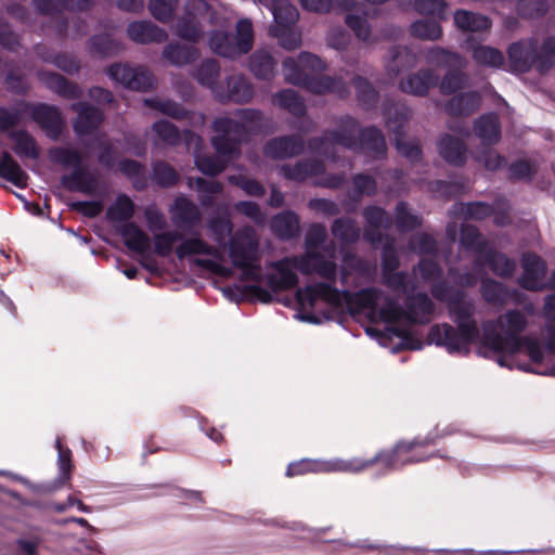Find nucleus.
I'll return each mask as SVG.
<instances>
[{
	"label": "nucleus",
	"instance_id": "1",
	"mask_svg": "<svg viewBox=\"0 0 555 555\" xmlns=\"http://www.w3.org/2000/svg\"><path fill=\"white\" fill-rule=\"evenodd\" d=\"M430 295L446 305L448 317L456 325L446 322L433 325L428 333L431 344L460 356H467L472 345H476L478 354L495 358L500 366L542 375L547 373L539 367L546 351L544 344L534 335H522L529 325L528 315L522 310L508 309L479 326L476 300L464 289L439 281L430 286Z\"/></svg>",
	"mask_w": 555,
	"mask_h": 555
},
{
	"label": "nucleus",
	"instance_id": "2",
	"mask_svg": "<svg viewBox=\"0 0 555 555\" xmlns=\"http://www.w3.org/2000/svg\"><path fill=\"white\" fill-rule=\"evenodd\" d=\"M414 292L415 289L402 294L405 296L402 306L397 297L383 289L366 287L352 293L350 306L354 304L361 309H369L387 324L383 332L366 328V333L376 337L382 346L388 347L390 341L397 339L398 343L391 347L393 352L401 349H420L421 344L414 345L410 336L411 327L415 324L429 323L436 313V305L426 293Z\"/></svg>",
	"mask_w": 555,
	"mask_h": 555
},
{
	"label": "nucleus",
	"instance_id": "3",
	"mask_svg": "<svg viewBox=\"0 0 555 555\" xmlns=\"http://www.w3.org/2000/svg\"><path fill=\"white\" fill-rule=\"evenodd\" d=\"M269 268L273 272L268 275V285L273 291L291 289L297 286L299 282L297 271L304 275L318 274L324 280V282L311 283L297 289L296 298L302 309L315 308L319 304H326L334 308L350 306L352 292L336 287L337 263L320 251L287 256L270 262Z\"/></svg>",
	"mask_w": 555,
	"mask_h": 555
},
{
	"label": "nucleus",
	"instance_id": "4",
	"mask_svg": "<svg viewBox=\"0 0 555 555\" xmlns=\"http://www.w3.org/2000/svg\"><path fill=\"white\" fill-rule=\"evenodd\" d=\"M235 115L240 120L219 117L212 124L216 134L211 138V144L218 155L202 154L204 140L192 131H185L184 140L188 147L194 146L195 166L205 176L215 177L222 172L227 168L225 157H237L241 144L247 140L249 131H256L261 127L263 114L259 109L242 108L237 109Z\"/></svg>",
	"mask_w": 555,
	"mask_h": 555
},
{
	"label": "nucleus",
	"instance_id": "5",
	"mask_svg": "<svg viewBox=\"0 0 555 555\" xmlns=\"http://www.w3.org/2000/svg\"><path fill=\"white\" fill-rule=\"evenodd\" d=\"M435 443V437L429 434L425 438H415L410 442H398L389 452H379L369 461L361 459H332L310 460L302 459L291 463L286 470L287 477L304 475L308 473H360L367 467L377 464L385 472L398 469L406 464L418 463L428 460L431 455H416L417 449Z\"/></svg>",
	"mask_w": 555,
	"mask_h": 555
},
{
	"label": "nucleus",
	"instance_id": "6",
	"mask_svg": "<svg viewBox=\"0 0 555 555\" xmlns=\"http://www.w3.org/2000/svg\"><path fill=\"white\" fill-rule=\"evenodd\" d=\"M336 145L362 152L374 159L383 158L387 151L385 137L379 129L366 127L360 131L358 121L350 116L341 118L338 130L325 131L323 135L312 138L308 142L312 153L333 160Z\"/></svg>",
	"mask_w": 555,
	"mask_h": 555
},
{
	"label": "nucleus",
	"instance_id": "7",
	"mask_svg": "<svg viewBox=\"0 0 555 555\" xmlns=\"http://www.w3.org/2000/svg\"><path fill=\"white\" fill-rule=\"evenodd\" d=\"M325 68V63L310 52H300L297 59L286 57L282 63L286 82L319 95L332 93L339 99L348 98L350 88L341 77L317 76Z\"/></svg>",
	"mask_w": 555,
	"mask_h": 555
},
{
	"label": "nucleus",
	"instance_id": "8",
	"mask_svg": "<svg viewBox=\"0 0 555 555\" xmlns=\"http://www.w3.org/2000/svg\"><path fill=\"white\" fill-rule=\"evenodd\" d=\"M153 241L154 251L159 257H169L173 251L175 244L180 241V244L175 249L179 259H184L189 256H207V258L196 259L195 263L222 278H229L233 274L232 269L224 264L223 255L199 234L183 238L176 230H164L153 234Z\"/></svg>",
	"mask_w": 555,
	"mask_h": 555
},
{
	"label": "nucleus",
	"instance_id": "9",
	"mask_svg": "<svg viewBox=\"0 0 555 555\" xmlns=\"http://www.w3.org/2000/svg\"><path fill=\"white\" fill-rule=\"evenodd\" d=\"M232 266L241 271L242 280L259 284L262 282L259 237L250 225H244L228 238L221 248Z\"/></svg>",
	"mask_w": 555,
	"mask_h": 555
},
{
	"label": "nucleus",
	"instance_id": "10",
	"mask_svg": "<svg viewBox=\"0 0 555 555\" xmlns=\"http://www.w3.org/2000/svg\"><path fill=\"white\" fill-rule=\"evenodd\" d=\"M302 9L309 12L327 13L333 4H338L346 12L345 22L354 33L356 37L367 43H374L377 38L371 34L370 21L380 13L384 2H300Z\"/></svg>",
	"mask_w": 555,
	"mask_h": 555
},
{
	"label": "nucleus",
	"instance_id": "11",
	"mask_svg": "<svg viewBox=\"0 0 555 555\" xmlns=\"http://www.w3.org/2000/svg\"><path fill=\"white\" fill-rule=\"evenodd\" d=\"M151 14L162 23H169L177 17L175 25L176 34L188 41L197 42L203 36V28L194 10L203 7L209 10V2H185L183 5V15H178L181 2H149Z\"/></svg>",
	"mask_w": 555,
	"mask_h": 555
},
{
	"label": "nucleus",
	"instance_id": "12",
	"mask_svg": "<svg viewBox=\"0 0 555 555\" xmlns=\"http://www.w3.org/2000/svg\"><path fill=\"white\" fill-rule=\"evenodd\" d=\"M386 128L393 135L397 151L412 165L423 163V153L415 141H405V129L411 117V109L401 102L387 98L382 105Z\"/></svg>",
	"mask_w": 555,
	"mask_h": 555
},
{
	"label": "nucleus",
	"instance_id": "13",
	"mask_svg": "<svg viewBox=\"0 0 555 555\" xmlns=\"http://www.w3.org/2000/svg\"><path fill=\"white\" fill-rule=\"evenodd\" d=\"M210 50L227 59H237L247 54L254 46V27L248 18H241L235 25V33L215 30L210 34Z\"/></svg>",
	"mask_w": 555,
	"mask_h": 555
},
{
	"label": "nucleus",
	"instance_id": "14",
	"mask_svg": "<svg viewBox=\"0 0 555 555\" xmlns=\"http://www.w3.org/2000/svg\"><path fill=\"white\" fill-rule=\"evenodd\" d=\"M399 264V256L391 238L385 243L382 253V283L397 294H408L416 289V283L408 272L397 270Z\"/></svg>",
	"mask_w": 555,
	"mask_h": 555
},
{
	"label": "nucleus",
	"instance_id": "15",
	"mask_svg": "<svg viewBox=\"0 0 555 555\" xmlns=\"http://www.w3.org/2000/svg\"><path fill=\"white\" fill-rule=\"evenodd\" d=\"M107 75L114 81L133 91L147 92L157 86L155 76L144 66L132 67L117 63L107 68Z\"/></svg>",
	"mask_w": 555,
	"mask_h": 555
},
{
	"label": "nucleus",
	"instance_id": "16",
	"mask_svg": "<svg viewBox=\"0 0 555 555\" xmlns=\"http://www.w3.org/2000/svg\"><path fill=\"white\" fill-rule=\"evenodd\" d=\"M362 216L365 221L364 241L373 246L382 244L385 238L383 231L390 230L392 225L389 214L383 207L369 205L363 208Z\"/></svg>",
	"mask_w": 555,
	"mask_h": 555
},
{
	"label": "nucleus",
	"instance_id": "17",
	"mask_svg": "<svg viewBox=\"0 0 555 555\" xmlns=\"http://www.w3.org/2000/svg\"><path fill=\"white\" fill-rule=\"evenodd\" d=\"M509 66L513 72L527 73L531 67L538 69L539 50L534 38L512 43L507 50Z\"/></svg>",
	"mask_w": 555,
	"mask_h": 555
},
{
	"label": "nucleus",
	"instance_id": "18",
	"mask_svg": "<svg viewBox=\"0 0 555 555\" xmlns=\"http://www.w3.org/2000/svg\"><path fill=\"white\" fill-rule=\"evenodd\" d=\"M522 274L518 279V284L527 291L544 289V278L546 275V263L538 255L526 253L521 257Z\"/></svg>",
	"mask_w": 555,
	"mask_h": 555
},
{
	"label": "nucleus",
	"instance_id": "19",
	"mask_svg": "<svg viewBox=\"0 0 555 555\" xmlns=\"http://www.w3.org/2000/svg\"><path fill=\"white\" fill-rule=\"evenodd\" d=\"M30 116L50 140L57 141L60 139L65 127V120L57 107L37 104L31 107Z\"/></svg>",
	"mask_w": 555,
	"mask_h": 555
},
{
	"label": "nucleus",
	"instance_id": "20",
	"mask_svg": "<svg viewBox=\"0 0 555 555\" xmlns=\"http://www.w3.org/2000/svg\"><path fill=\"white\" fill-rule=\"evenodd\" d=\"M70 109L77 113L73 129L78 137L93 133L104 119L102 111L87 102H75L70 105Z\"/></svg>",
	"mask_w": 555,
	"mask_h": 555
},
{
	"label": "nucleus",
	"instance_id": "21",
	"mask_svg": "<svg viewBox=\"0 0 555 555\" xmlns=\"http://www.w3.org/2000/svg\"><path fill=\"white\" fill-rule=\"evenodd\" d=\"M305 150V141L299 134L276 137L268 141L263 147L266 156L272 159H286L300 155Z\"/></svg>",
	"mask_w": 555,
	"mask_h": 555
},
{
	"label": "nucleus",
	"instance_id": "22",
	"mask_svg": "<svg viewBox=\"0 0 555 555\" xmlns=\"http://www.w3.org/2000/svg\"><path fill=\"white\" fill-rule=\"evenodd\" d=\"M459 242L464 250L477 256L473 266L475 270L479 271L482 268L481 257L490 247L489 242L482 236L477 227L467 223H463L460 228Z\"/></svg>",
	"mask_w": 555,
	"mask_h": 555
},
{
	"label": "nucleus",
	"instance_id": "23",
	"mask_svg": "<svg viewBox=\"0 0 555 555\" xmlns=\"http://www.w3.org/2000/svg\"><path fill=\"white\" fill-rule=\"evenodd\" d=\"M172 222L180 228H189L202 221V212L197 205L185 195H179L169 207Z\"/></svg>",
	"mask_w": 555,
	"mask_h": 555
},
{
	"label": "nucleus",
	"instance_id": "24",
	"mask_svg": "<svg viewBox=\"0 0 555 555\" xmlns=\"http://www.w3.org/2000/svg\"><path fill=\"white\" fill-rule=\"evenodd\" d=\"M254 94V88L249 80L241 75H233L227 79V88L220 87L216 90V98L220 102L232 101L235 103H246Z\"/></svg>",
	"mask_w": 555,
	"mask_h": 555
},
{
	"label": "nucleus",
	"instance_id": "25",
	"mask_svg": "<svg viewBox=\"0 0 555 555\" xmlns=\"http://www.w3.org/2000/svg\"><path fill=\"white\" fill-rule=\"evenodd\" d=\"M324 171L325 166L323 162L317 159H301L295 165L285 164L279 168L280 175L287 180L296 182L321 176Z\"/></svg>",
	"mask_w": 555,
	"mask_h": 555
},
{
	"label": "nucleus",
	"instance_id": "26",
	"mask_svg": "<svg viewBox=\"0 0 555 555\" xmlns=\"http://www.w3.org/2000/svg\"><path fill=\"white\" fill-rule=\"evenodd\" d=\"M127 34L137 43H160L167 40V33L149 21L133 22L128 25Z\"/></svg>",
	"mask_w": 555,
	"mask_h": 555
},
{
	"label": "nucleus",
	"instance_id": "27",
	"mask_svg": "<svg viewBox=\"0 0 555 555\" xmlns=\"http://www.w3.org/2000/svg\"><path fill=\"white\" fill-rule=\"evenodd\" d=\"M115 229L130 250L139 255H144L150 250L151 240L149 235L134 222L116 224Z\"/></svg>",
	"mask_w": 555,
	"mask_h": 555
},
{
	"label": "nucleus",
	"instance_id": "28",
	"mask_svg": "<svg viewBox=\"0 0 555 555\" xmlns=\"http://www.w3.org/2000/svg\"><path fill=\"white\" fill-rule=\"evenodd\" d=\"M480 294L487 304L503 307L516 296L517 291L493 279L485 278L481 280Z\"/></svg>",
	"mask_w": 555,
	"mask_h": 555
},
{
	"label": "nucleus",
	"instance_id": "29",
	"mask_svg": "<svg viewBox=\"0 0 555 555\" xmlns=\"http://www.w3.org/2000/svg\"><path fill=\"white\" fill-rule=\"evenodd\" d=\"M38 77L50 90L65 99L74 100L82 96V89L60 74L42 70L38 73Z\"/></svg>",
	"mask_w": 555,
	"mask_h": 555
},
{
	"label": "nucleus",
	"instance_id": "30",
	"mask_svg": "<svg viewBox=\"0 0 555 555\" xmlns=\"http://www.w3.org/2000/svg\"><path fill=\"white\" fill-rule=\"evenodd\" d=\"M440 156L449 164L461 167L467 159V147L463 140L443 134L438 142Z\"/></svg>",
	"mask_w": 555,
	"mask_h": 555
},
{
	"label": "nucleus",
	"instance_id": "31",
	"mask_svg": "<svg viewBox=\"0 0 555 555\" xmlns=\"http://www.w3.org/2000/svg\"><path fill=\"white\" fill-rule=\"evenodd\" d=\"M437 79L438 77L433 69H421L402 80L400 89L404 93L423 96L436 85Z\"/></svg>",
	"mask_w": 555,
	"mask_h": 555
},
{
	"label": "nucleus",
	"instance_id": "32",
	"mask_svg": "<svg viewBox=\"0 0 555 555\" xmlns=\"http://www.w3.org/2000/svg\"><path fill=\"white\" fill-rule=\"evenodd\" d=\"M474 132L483 146L496 144L501 139V124L498 115L485 114L474 122Z\"/></svg>",
	"mask_w": 555,
	"mask_h": 555
},
{
	"label": "nucleus",
	"instance_id": "33",
	"mask_svg": "<svg viewBox=\"0 0 555 555\" xmlns=\"http://www.w3.org/2000/svg\"><path fill=\"white\" fill-rule=\"evenodd\" d=\"M481 96L477 91H468L453 96L446 104V112L451 116H468L480 105Z\"/></svg>",
	"mask_w": 555,
	"mask_h": 555
},
{
	"label": "nucleus",
	"instance_id": "34",
	"mask_svg": "<svg viewBox=\"0 0 555 555\" xmlns=\"http://www.w3.org/2000/svg\"><path fill=\"white\" fill-rule=\"evenodd\" d=\"M482 267L487 264L494 274L501 278H509L516 270V261L503 253L489 247L481 257Z\"/></svg>",
	"mask_w": 555,
	"mask_h": 555
},
{
	"label": "nucleus",
	"instance_id": "35",
	"mask_svg": "<svg viewBox=\"0 0 555 555\" xmlns=\"http://www.w3.org/2000/svg\"><path fill=\"white\" fill-rule=\"evenodd\" d=\"M13 141V151L20 158L38 159L40 150L35 138L26 130H11L8 133Z\"/></svg>",
	"mask_w": 555,
	"mask_h": 555
},
{
	"label": "nucleus",
	"instance_id": "36",
	"mask_svg": "<svg viewBox=\"0 0 555 555\" xmlns=\"http://www.w3.org/2000/svg\"><path fill=\"white\" fill-rule=\"evenodd\" d=\"M272 232L281 240H291L299 233V218L294 211H283L271 220Z\"/></svg>",
	"mask_w": 555,
	"mask_h": 555
},
{
	"label": "nucleus",
	"instance_id": "37",
	"mask_svg": "<svg viewBox=\"0 0 555 555\" xmlns=\"http://www.w3.org/2000/svg\"><path fill=\"white\" fill-rule=\"evenodd\" d=\"M0 177L17 188H25L27 185L28 175L21 168L12 155L5 151L0 155Z\"/></svg>",
	"mask_w": 555,
	"mask_h": 555
},
{
	"label": "nucleus",
	"instance_id": "38",
	"mask_svg": "<svg viewBox=\"0 0 555 555\" xmlns=\"http://www.w3.org/2000/svg\"><path fill=\"white\" fill-rule=\"evenodd\" d=\"M425 60L428 64L437 67L464 68L466 65L465 60L459 53L440 47L427 50Z\"/></svg>",
	"mask_w": 555,
	"mask_h": 555
},
{
	"label": "nucleus",
	"instance_id": "39",
	"mask_svg": "<svg viewBox=\"0 0 555 555\" xmlns=\"http://www.w3.org/2000/svg\"><path fill=\"white\" fill-rule=\"evenodd\" d=\"M207 229L211 238L218 245L216 248L222 255L220 249L227 244L228 238L234 233L233 222L229 216H212L207 220Z\"/></svg>",
	"mask_w": 555,
	"mask_h": 555
},
{
	"label": "nucleus",
	"instance_id": "40",
	"mask_svg": "<svg viewBox=\"0 0 555 555\" xmlns=\"http://www.w3.org/2000/svg\"><path fill=\"white\" fill-rule=\"evenodd\" d=\"M271 12L275 25L273 27L294 26L298 21L299 13L293 2H262Z\"/></svg>",
	"mask_w": 555,
	"mask_h": 555
},
{
	"label": "nucleus",
	"instance_id": "41",
	"mask_svg": "<svg viewBox=\"0 0 555 555\" xmlns=\"http://www.w3.org/2000/svg\"><path fill=\"white\" fill-rule=\"evenodd\" d=\"M163 56L171 65L183 66L193 63L199 56V52L192 46L169 43L165 47Z\"/></svg>",
	"mask_w": 555,
	"mask_h": 555
},
{
	"label": "nucleus",
	"instance_id": "42",
	"mask_svg": "<svg viewBox=\"0 0 555 555\" xmlns=\"http://www.w3.org/2000/svg\"><path fill=\"white\" fill-rule=\"evenodd\" d=\"M454 23L464 31L482 33L491 27V21L481 14L459 10L454 13Z\"/></svg>",
	"mask_w": 555,
	"mask_h": 555
},
{
	"label": "nucleus",
	"instance_id": "43",
	"mask_svg": "<svg viewBox=\"0 0 555 555\" xmlns=\"http://www.w3.org/2000/svg\"><path fill=\"white\" fill-rule=\"evenodd\" d=\"M544 318V347L555 354V294L547 295L543 304Z\"/></svg>",
	"mask_w": 555,
	"mask_h": 555
},
{
	"label": "nucleus",
	"instance_id": "44",
	"mask_svg": "<svg viewBox=\"0 0 555 555\" xmlns=\"http://www.w3.org/2000/svg\"><path fill=\"white\" fill-rule=\"evenodd\" d=\"M145 106L156 109L157 112L167 115L173 119L182 120L190 116V112L185 109L180 103L170 99L163 98H146L143 100Z\"/></svg>",
	"mask_w": 555,
	"mask_h": 555
},
{
	"label": "nucleus",
	"instance_id": "45",
	"mask_svg": "<svg viewBox=\"0 0 555 555\" xmlns=\"http://www.w3.org/2000/svg\"><path fill=\"white\" fill-rule=\"evenodd\" d=\"M106 215L107 219L114 223L122 224L126 222H132L131 219L134 215V204L129 196L120 194L107 208Z\"/></svg>",
	"mask_w": 555,
	"mask_h": 555
},
{
	"label": "nucleus",
	"instance_id": "46",
	"mask_svg": "<svg viewBox=\"0 0 555 555\" xmlns=\"http://www.w3.org/2000/svg\"><path fill=\"white\" fill-rule=\"evenodd\" d=\"M334 237L343 244H354L359 241L361 229L357 221L351 218H338L331 228Z\"/></svg>",
	"mask_w": 555,
	"mask_h": 555
},
{
	"label": "nucleus",
	"instance_id": "47",
	"mask_svg": "<svg viewBox=\"0 0 555 555\" xmlns=\"http://www.w3.org/2000/svg\"><path fill=\"white\" fill-rule=\"evenodd\" d=\"M493 204L485 202L457 203L454 205V212L465 220L481 221L494 212Z\"/></svg>",
	"mask_w": 555,
	"mask_h": 555
},
{
	"label": "nucleus",
	"instance_id": "48",
	"mask_svg": "<svg viewBox=\"0 0 555 555\" xmlns=\"http://www.w3.org/2000/svg\"><path fill=\"white\" fill-rule=\"evenodd\" d=\"M416 64V55L406 47H396L391 51V60L387 64V73L391 77L398 76Z\"/></svg>",
	"mask_w": 555,
	"mask_h": 555
},
{
	"label": "nucleus",
	"instance_id": "49",
	"mask_svg": "<svg viewBox=\"0 0 555 555\" xmlns=\"http://www.w3.org/2000/svg\"><path fill=\"white\" fill-rule=\"evenodd\" d=\"M179 179V172L167 162L156 160L152 164L151 180L159 188H172Z\"/></svg>",
	"mask_w": 555,
	"mask_h": 555
},
{
	"label": "nucleus",
	"instance_id": "50",
	"mask_svg": "<svg viewBox=\"0 0 555 555\" xmlns=\"http://www.w3.org/2000/svg\"><path fill=\"white\" fill-rule=\"evenodd\" d=\"M274 101L295 117L306 115L305 100L293 89H284L275 93Z\"/></svg>",
	"mask_w": 555,
	"mask_h": 555
},
{
	"label": "nucleus",
	"instance_id": "51",
	"mask_svg": "<svg viewBox=\"0 0 555 555\" xmlns=\"http://www.w3.org/2000/svg\"><path fill=\"white\" fill-rule=\"evenodd\" d=\"M395 223L399 232H411L422 225V217L411 211L406 202H399L395 208Z\"/></svg>",
	"mask_w": 555,
	"mask_h": 555
},
{
	"label": "nucleus",
	"instance_id": "52",
	"mask_svg": "<svg viewBox=\"0 0 555 555\" xmlns=\"http://www.w3.org/2000/svg\"><path fill=\"white\" fill-rule=\"evenodd\" d=\"M220 73V65L214 59L205 60L195 70L196 80L207 88H209L216 95V90H219L221 86L217 83V79Z\"/></svg>",
	"mask_w": 555,
	"mask_h": 555
},
{
	"label": "nucleus",
	"instance_id": "53",
	"mask_svg": "<svg viewBox=\"0 0 555 555\" xmlns=\"http://www.w3.org/2000/svg\"><path fill=\"white\" fill-rule=\"evenodd\" d=\"M275 65L272 55L264 50H258L250 56V70L259 79H271Z\"/></svg>",
	"mask_w": 555,
	"mask_h": 555
},
{
	"label": "nucleus",
	"instance_id": "54",
	"mask_svg": "<svg viewBox=\"0 0 555 555\" xmlns=\"http://www.w3.org/2000/svg\"><path fill=\"white\" fill-rule=\"evenodd\" d=\"M51 163L65 168L81 167L82 155L75 149L54 146L48 151Z\"/></svg>",
	"mask_w": 555,
	"mask_h": 555
},
{
	"label": "nucleus",
	"instance_id": "55",
	"mask_svg": "<svg viewBox=\"0 0 555 555\" xmlns=\"http://www.w3.org/2000/svg\"><path fill=\"white\" fill-rule=\"evenodd\" d=\"M412 36L423 40H438L442 36V28L435 18H423L414 22L410 27Z\"/></svg>",
	"mask_w": 555,
	"mask_h": 555
},
{
	"label": "nucleus",
	"instance_id": "56",
	"mask_svg": "<svg viewBox=\"0 0 555 555\" xmlns=\"http://www.w3.org/2000/svg\"><path fill=\"white\" fill-rule=\"evenodd\" d=\"M119 170L131 179L133 188L142 191L147 186L145 167L132 159H124L119 163Z\"/></svg>",
	"mask_w": 555,
	"mask_h": 555
},
{
	"label": "nucleus",
	"instance_id": "57",
	"mask_svg": "<svg viewBox=\"0 0 555 555\" xmlns=\"http://www.w3.org/2000/svg\"><path fill=\"white\" fill-rule=\"evenodd\" d=\"M474 61L482 66L500 68L504 64L503 53L489 46H477L473 48Z\"/></svg>",
	"mask_w": 555,
	"mask_h": 555
},
{
	"label": "nucleus",
	"instance_id": "58",
	"mask_svg": "<svg viewBox=\"0 0 555 555\" xmlns=\"http://www.w3.org/2000/svg\"><path fill=\"white\" fill-rule=\"evenodd\" d=\"M358 101L366 108L374 107L377 103L378 93L372 83L362 76L352 79Z\"/></svg>",
	"mask_w": 555,
	"mask_h": 555
},
{
	"label": "nucleus",
	"instance_id": "59",
	"mask_svg": "<svg viewBox=\"0 0 555 555\" xmlns=\"http://www.w3.org/2000/svg\"><path fill=\"white\" fill-rule=\"evenodd\" d=\"M157 139L166 145L175 146L181 141V133L178 127L168 120L155 121L152 126Z\"/></svg>",
	"mask_w": 555,
	"mask_h": 555
},
{
	"label": "nucleus",
	"instance_id": "60",
	"mask_svg": "<svg viewBox=\"0 0 555 555\" xmlns=\"http://www.w3.org/2000/svg\"><path fill=\"white\" fill-rule=\"evenodd\" d=\"M91 49L99 55H115L121 50V44L109 34H101L92 37Z\"/></svg>",
	"mask_w": 555,
	"mask_h": 555
},
{
	"label": "nucleus",
	"instance_id": "61",
	"mask_svg": "<svg viewBox=\"0 0 555 555\" xmlns=\"http://www.w3.org/2000/svg\"><path fill=\"white\" fill-rule=\"evenodd\" d=\"M410 249L418 255L434 256L438 251V244L435 237L428 233L421 232L414 234L409 242Z\"/></svg>",
	"mask_w": 555,
	"mask_h": 555
},
{
	"label": "nucleus",
	"instance_id": "62",
	"mask_svg": "<svg viewBox=\"0 0 555 555\" xmlns=\"http://www.w3.org/2000/svg\"><path fill=\"white\" fill-rule=\"evenodd\" d=\"M440 82V90L444 94H451L464 88L468 77L462 72V68H449Z\"/></svg>",
	"mask_w": 555,
	"mask_h": 555
},
{
	"label": "nucleus",
	"instance_id": "63",
	"mask_svg": "<svg viewBox=\"0 0 555 555\" xmlns=\"http://www.w3.org/2000/svg\"><path fill=\"white\" fill-rule=\"evenodd\" d=\"M270 34L279 39L280 44L286 50H295L301 44V34L288 27H271Z\"/></svg>",
	"mask_w": 555,
	"mask_h": 555
},
{
	"label": "nucleus",
	"instance_id": "64",
	"mask_svg": "<svg viewBox=\"0 0 555 555\" xmlns=\"http://www.w3.org/2000/svg\"><path fill=\"white\" fill-rule=\"evenodd\" d=\"M555 64V36L547 37L539 51L538 72L545 73Z\"/></svg>",
	"mask_w": 555,
	"mask_h": 555
}]
</instances>
